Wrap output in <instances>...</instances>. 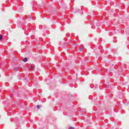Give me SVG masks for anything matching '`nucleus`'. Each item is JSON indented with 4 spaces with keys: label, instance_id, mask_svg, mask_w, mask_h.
I'll use <instances>...</instances> for the list:
<instances>
[{
    "label": "nucleus",
    "instance_id": "nucleus-1",
    "mask_svg": "<svg viewBox=\"0 0 129 129\" xmlns=\"http://www.w3.org/2000/svg\"><path fill=\"white\" fill-rule=\"evenodd\" d=\"M23 62H27L28 61V58L27 57H25L23 59Z\"/></svg>",
    "mask_w": 129,
    "mask_h": 129
},
{
    "label": "nucleus",
    "instance_id": "nucleus-2",
    "mask_svg": "<svg viewBox=\"0 0 129 129\" xmlns=\"http://www.w3.org/2000/svg\"><path fill=\"white\" fill-rule=\"evenodd\" d=\"M1 40H3V35H0V41H1Z\"/></svg>",
    "mask_w": 129,
    "mask_h": 129
},
{
    "label": "nucleus",
    "instance_id": "nucleus-3",
    "mask_svg": "<svg viewBox=\"0 0 129 129\" xmlns=\"http://www.w3.org/2000/svg\"><path fill=\"white\" fill-rule=\"evenodd\" d=\"M40 107H41V106H40L39 105H37V108L38 109H39Z\"/></svg>",
    "mask_w": 129,
    "mask_h": 129
},
{
    "label": "nucleus",
    "instance_id": "nucleus-4",
    "mask_svg": "<svg viewBox=\"0 0 129 129\" xmlns=\"http://www.w3.org/2000/svg\"><path fill=\"white\" fill-rule=\"evenodd\" d=\"M83 48H84V47H83V48H80V51H82V50H83Z\"/></svg>",
    "mask_w": 129,
    "mask_h": 129
}]
</instances>
